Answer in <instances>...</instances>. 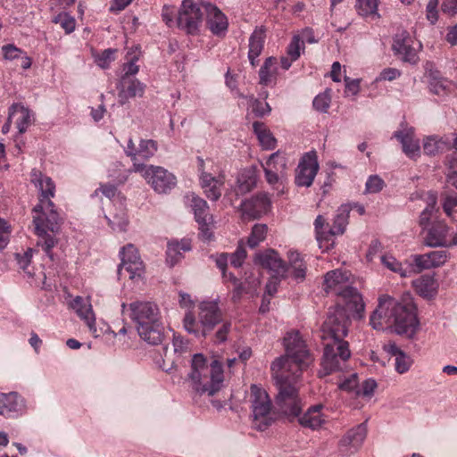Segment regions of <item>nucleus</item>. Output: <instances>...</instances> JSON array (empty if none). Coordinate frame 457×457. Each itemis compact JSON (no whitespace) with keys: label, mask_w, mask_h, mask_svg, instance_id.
Returning a JSON list of instances; mask_svg holds the SVG:
<instances>
[{"label":"nucleus","mask_w":457,"mask_h":457,"mask_svg":"<svg viewBox=\"0 0 457 457\" xmlns=\"http://www.w3.org/2000/svg\"><path fill=\"white\" fill-rule=\"evenodd\" d=\"M303 48V40L299 36H294L287 46V54L292 61H296L301 55V50Z\"/></svg>","instance_id":"nucleus-49"},{"label":"nucleus","mask_w":457,"mask_h":457,"mask_svg":"<svg viewBox=\"0 0 457 457\" xmlns=\"http://www.w3.org/2000/svg\"><path fill=\"white\" fill-rule=\"evenodd\" d=\"M270 206L266 194H258L241 204L242 214L249 219H257L266 213Z\"/></svg>","instance_id":"nucleus-22"},{"label":"nucleus","mask_w":457,"mask_h":457,"mask_svg":"<svg viewBox=\"0 0 457 457\" xmlns=\"http://www.w3.org/2000/svg\"><path fill=\"white\" fill-rule=\"evenodd\" d=\"M449 227L444 222L433 224L428 230L424 237V243L430 247H450L451 240L448 238Z\"/></svg>","instance_id":"nucleus-23"},{"label":"nucleus","mask_w":457,"mask_h":457,"mask_svg":"<svg viewBox=\"0 0 457 457\" xmlns=\"http://www.w3.org/2000/svg\"><path fill=\"white\" fill-rule=\"evenodd\" d=\"M356 9L360 15H376L378 10V0H357Z\"/></svg>","instance_id":"nucleus-45"},{"label":"nucleus","mask_w":457,"mask_h":457,"mask_svg":"<svg viewBox=\"0 0 457 457\" xmlns=\"http://www.w3.org/2000/svg\"><path fill=\"white\" fill-rule=\"evenodd\" d=\"M395 370L403 374L407 372L411 365V360L409 356H407L404 353H400L397 357H395Z\"/></svg>","instance_id":"nucleus-58"},{"label":"nucleus","mask_w":457,"mask_h":457,"mask_svg":"<svg viewBox=\"0 0 457 457\" xmlns=\"http://www.w3.org/2000/svg\"><path fill=\"white\" fill-rule=\"evenodd\" d=\"M382 263L390 270L399 273L402 277H407L408 270L403 269L401 262L391 255L381 256Z\"/></svg>","instance_id":"nucleus-47"},{"label":"nucleus","mask_w":457,"mask_h":457,"mask_svg":"<svg viewBox=\"0 0 457 457\" xmlns=\"http://www.w3.org/2000/svg\"><path fill=\"white\" fill-rule=\"evenodd\" d=\"M370 324L376 330L391 328L398 335L411 337L418 329L419 320L411 301L402 303L389 295H382L370 317Z\"/></svg>","instance_id":"nucleus-3"},{"label":"nucleus","mask_w":457,"mask_h":457,"mask_svg":"<svg viewBox=\"0 0 457 457\" xmlns=\"http://www.w3.org/2000/svg\"><path fill=\"white\" fill-rule=\"evenodd\" d=\"M202 7L206 15V24L211 32L218 37L226 34L228 28V21L222 11L214 4L202 2Z\"/></svg>","instance_id":"nucleus-17"},{"label":"nucleus","mask_w":457,"mask_h":457,"mask_svg":"<svg viewBox=\"0 0 457 457\" xmlns=\"http://www.w3.org/2000/svg\"><path fill=\"white\" fill-rule=\"evenodd\" d=\"M268 227L265 224H255L247 239V245L250 248H255L262 243L267 236Z\"/></svg>","instance_id":"nucleus-42"},{"label":"nucleus","mask_w":457,"mask_h":457,"mask_svg":"<svg viewBox=\"0 0 457 457\" xmlns=\"http://www.w3.org/2000/svg\"><path fill=\"white\" fill-rule=\"evenodd\" d=\"M167 262L170 266H174L182 258V252L174 246L171 243L168 244L167 247Z\"/></svg>","instance_id":"nucleus-60"},{"label":"nucleus","mask_w":457,"mask_h":457,"mask_svg":"<svg viewBox=\"0 0 457 457\" xmlns=\"http://www.w3.org/2000/svg\"><path fill=\"white\" fill-rule=\"evenodd\" d=\"M385 186L384 180L378 175L370 176L366 182V192L376 194L380 192Z\"/></svg>","instance_id":"nucleus-52"},{"label":"nucleus","mask_w":457,"mask_h":457,"mask_svg":"<svg viewBox=\"0 0 457 457\" xmlns=\"http://www.w3.org/2000/svg\"><path fill=\"white\" fill-rule=\"evenodd\" d=\"M105 218L113 230H126V228L129 224V220L124 208H120L118 212L111 214L110 216L105 215Z\"/></svg>","instance_id":"nucleus-41"},{"label":"nucleus","mask_w":457,"mask_h":457,"mask_svg":"<svg viewBox=\"0 0 457 457\" xmlns=\"http://www.w3.org/2000/svg\"><path fill=\"white\" fill-rule=\"evenodd\" d=\"M261 284L259 277L253 274L246 276L244 282H240L233 291L232 299L236 302L238 301L241 295L245 294H253L258 289Z\"/></svg>","instance_id":"nucleus-37"},{"label":"nucleus","mask_w":457,"mask_h":457,"mask_svg":"<svg viewBox=\"0 0 457 457\" xmlns=\"http://www.w3.org/2000/svg\"><path fill=\"white\" fill-rule=\"evenodd\" d=\"M347 279L345 272L340 270H330L325 275V290L328 293L334 292L348 310L355 312L359 317H363L365 304L361 295L356 288L344 285Z\"/></svg>","instance_id":"nucleus-7"},{"label":"nucleus","mask_w":457,"mask_h":457,"mask_svg":"<svg viewBox=\"0 0 457 457\" xmlns=\"http://www.w3.org/2000/svg\"><path fill=\"white\" fill-rule=\"evenodd\" d=\"M394 137L402 144L403 152L408 157L414 159L420 155V141L415 138L413 128H402L394 133Z\"/></svg>","instance_id":"nucleus-25"},{"label":"nucleus","mask_w":457,"mask_h":457,"mask_svg":"<svg viewBox=\"0 0 457 457\" xmlns=\"http://www.w3.org/2000/svg\"><path fill=\"white\" fill-rule=\"evenodd\" d=\"M367 436V425L365 422L357 425L341 438L338 443V450L344 456L355 453L362 445Z\"/></svg>","instance_id":"nucleus-16"},{"label":"nucleus","mask_w":457,"mask_h":457,"mask_svg":"<svg viewBox=\"0 0 457 457\" xmlns=\"http://www.w3.org/2000/svg\"><path fill=\"white\" fill-rule=\"evenodd\" d=\"M415 291L424 298H431L436 293V282L432 276L424 275L412 281Z\"/></svg>","instance_id":"nucleus-35"},{"label":"nucleus","mask_w":457,"mask_h":457,"mask_svg":"<svg viewBox=\"0 0 457 457\" xmlns=\"http://www.w3.org/2000/svg\"><path fill=\"white\" fill-rule=\"evenodd\" d=\"M315 232H316V239L319 242V245L320 248L328 251L332 248L335 245V240H331V232L330 227L328 223H326V220L323 216L319 215L315 221Z\"/></svg>","instance_id":"nucleus-30"},{"label":"nucleus","mask_w":457,"mask_h":457,"mask_svg":"<svg viewBox=\"0 0 457 457\" xmlns=\"http://www.w3.org/2000/svg\"><path fill=\"white\" fill-rule=\"evenodd\" d=\"M349 313L353 317L361 319L353 311L347 309L343 303H337L333 308H329L328 316L321 327L322 339L334 341H345L348 333Z\"/></svg>","instance_id":"nucleus-9"},{"label":"nucleus","mask_w":457,"mask_h":457,"mask_svg":"<svg viewBox=\"0 0 457 457\" xmlns=\"http://www.w3.org/2000/svg\"><path fill=\"white\" fill-rule=\"evenodd\" d=\"M437 6L438 0H429L427 4V19L430 21L431 24L436 23L438 19Z\"/></svg>","instance_id":"nucleus-62"},{"label":"nucleus","mask_w":457,"mask_h":457,"mask_svg":"<svg viewBox=\"0 0 457 457\" xmlns=\"http://www.w3.org/2000/svg\"><path fill=\"white\" fill-rule=\"evenodd\" d=\"M132 170L140 173L153 189L159 194L168 193L177 183L176 177L161 166H146L143 163L135 162Z\"/></svg>","instance_id":"nucleus-11"},{"label":"nucleus","mask_w":457,"mask_h":457,"mask_svg":"<svg viewBox=\"0 0 457 457\" xmlns=\"http://www.w3.org/2000/svg\"><path fill=\"white\" fill-rule=\"evenodd\" d=\"M71 306L76 312L78 316L86 322L91 334L95 337H99L96 327L95 314L89 300L84 299L81 296H76L71 302Z\"/></svg>","instance_id":"nucleus-24"},{"label":"nucleus","mask_w":457,"mask_h":457,"mask_svg":"<svg viewBox=\"0 0 457 457\" xmlns=\"http://www.w3.org/2000/svg\"><path fill=\"white\" fill-rule=\"evenodd\" d=\"M266 181L278 192H284L286 180L287 158L279 152L270 154L265 164L262 165Z\"/></svg>","instance_id":"nucleus-13"},{"label":"nucleus","mask_w":457,"mask_h":457,"mask_svg":"<svg viewBox=\"0 0 457 457\" xmlns=\"http://www.w3.org/2000/svg\"><path fill=\"white\" fill-rule=\"evenodd\" d=\"M252 412L253 426L264 431L275 421V414L272 412L271 400L264 388L255 384L251 385L248 396Z\"/></svg>","instance_id":"nucleus-8"},{"label":"nucleus","mask_w":457,"mask_h":457,"mask_svg":"<svg viewBox=\"0 0 457 457\" xmlns=\"http://www.w3.org/2000/svg\"><path fill=\"white\" fill-rule=\"evenodd\" d=\"M331 103L330 89H326L323 93L319 94L312 102L316 111L327 112Z\"/></svg>","instance_id":"nucleus-46"},{"label":"nucleus","mask_w":457,"mask_h":457,"mask_svg":"<svg viewBox=\"0 0 457 457\" xmlns=\"http://www.w3.org/2000/svg\"><path fill=\"white\" fill-rule=\"evenodd\" d=\"M299 400H300V410L297 412V414L286 413L279 407H278V409L280 410V411L283 414L287 416L290 420H291V418H298L299 424L303 428H311L312 430L320 428L322 426V424H324L326 421L324 415L321 413L323 405L316 404V405L311 406L310 408H308V410L303 415H300L303 404H302V400L300 397H299Z\"/></svg>","instance_id":"nucleus-18"},{"label":"nucleus","mask_w":457,"mask_h":457,"mask_svg":"<svg viewBox=\"0 0 457 457\" xmlns=\"http://www.w3.org/2000/svg\"><path fill=\"white\" fill-rule=\"evenodd\" d=\"M2 53L5 60L13 61L20 58L24 54V51L13 44H8L2 46Z\"/></svg>","instance_id":"nucleus-54"},{"label":"nucleus","mask_w":457,"mask_h":457,"mask_svg":"<svg viewBox=\"0 0 457 457\" xmlns=\"http://www.w3.org/2000/svg\"><path fill=\"white\" fill-rule=\"evenodd\" d=\"M200 183L206 197L215 202L221 196L225 178L224 175L213 177L212 174L203 171L200 175Z\"/></svg>","instance_id":"nucleus-26"},{"label":"nucleus","mask_w":457,"mask_h":457,"mask_svg":"<svg viewBox=\"0 0 457 457\" xmlns=\"http://www.w3.org/2000/svg\"><path fill=\"white\" fill-rule=\"evenodd\" d=\"M31 182L40 192L39 203L33 208V224L37 237V245L41 246L46 255L54 260L52 249L57 244L62 219L51 197L54 196L55 185L51 178L45 176L38 170H31Z\"/></svg>","instance_id":"nucleus-2"},{"label":"nucleus","mask_w":457,"mask_h":457,"mask_svg":"<svg viewBox=\"0 0 457 457\" xmlns=\"http://www.w3.org/2000/svg\"><path fill=\"white\" fill-rule=\"evenodd\" d=\"M357 386H358V378H357L356 373L351 374L347 378H345V380L341 381L338 384V387L341 390H345V391H348V392H351V391L356 389Z\"/></svg>","instance_id":"nucleus-61"},{"label":"nucleus","mask_w":457,"mask_h":457,"mask_svg":"<svg viewBox=\"0 0 457 457\" xmlns=\"http://www.w3.org/2000/svg\"><path fill=\"white\" fill-rule=\"evenodd\" d=\"M116 50L114 49H105L99 56L96 57V64L102 68L106 69L110 66V63L114 61Z\"/></svg>","instance_id":"nucleus-53"},{"label":"nucleus","mask_w":457,"mask_h":457,"mask_svg":"<svg viewBox=\"0 0 457 457\" xmlns=\"http://www.w3.org/2000/svg\"><path fill=\"white\" fill-rule=\"evenodd\" d=\"M451 83L445 79L434 78L429 82V88L435 95L444 96H446L451 90Z\"/></svg>","instance_id":"nucleus-44"},{"label":"nucleus","mask_w":457,"mask_h":457,"mask_svg":"<svg viewBox=\"0 0 457 457\" xmlns=\"http://www.w3.org/2000/svg\"><path fill=\"white\" fill-rule=\"evenodd\" d=\"M284 346L285 355L277 358L270 366L278 387L276 403L286 413L297 414L300 410L298 379L312 360L298 331L287 333Z\"/></svg>","instance_id":"nucleus-1"},{"label":"nucleus","mask_w":457,"mask_h":457,"mask_svg":"<svg viewBox=\"0 0 457 457\" xmlns=\"http://www.w3.org/2000/svg\"><path fill=\"white\" fill-rule=\"evenodd\" d=\"M256 175L253 170H245L239 173L234 191L237 195L250 192L256 186Z\"/></svg>","instance_id":"nucleus-34"},{"label":"nucleus","mask_w":457,"mask_h":457,"mask_svg":"<svg viewBox=\"0 0 457 457\" xmlns=\"http://www.w3.org/2000/svg\"><path fill=\"white\" fill-rule=\"evenodd\" d=\"M11 228L7 222L0 218V251L4 249L9 243Z\"/></svg>","instance_id":"nucleus-59"},{"label":"nucleus","mask_w":457,"mask_h":457,"mask_svg":"<svg viewBox=\"0 0 457 457\" xmlns=\"http://www.w3.org/2000/svg\"><path fill=\"white\" fill-rule=\"evenodd\" d=\"M204 9L193 0H183L177 14V27L188 35H197L203 22Z\"/></svg>","instance_id":"nucleus-12"},{"label":"nucleus","mask_w":457,"mask_h":457,"mask_svg":"<svg viewBox=\"0 0 457 457\" xmlns=\"http://www.w3.org/2000/svg\"><path fill=\"white\" fill-rule=\"evenodd\" d=\"M317 153L310 151L303 155L295 170V183L298 187H310L319 171Z\"/></svg>","instance_id":"nucleus-15"},{"label":"nucleus","mask_w":457,"mask_h":457,"mask_svg":"<svg viewBox=\"0 0 457 457\" xmlns=\"http://www.w3.org/2000/svg\"><path fill=\"white\" fill-rule=\"evenodd\" d=\"M401 76V71L395 68H386L380 73L379 76L376 79L377 81L381 80H388L392 81Z\"/></svg>","instance_id":"nucleus-63"},{"label":"nucleus","mask_w":457,"mask_h":457,"mask_svg":"<svg viewBox=\"0 0 457 457\" xmlns=\"http://www.w3.org/2000/svg\"><path fill=\"white\" fill-rule=\"evenodd\" d=\"M10 118H12L16 114L19 117L16 120V126L21 134L26 132L29 126L31 124L32 113L31 112L21 104H13L9 108Z\"/></svg>","instance_id":"nucleus-33"},{"label":"nucleus","mask_w":457,"mask_h":457,"mask_svg":"<svg viewBox=\"0 0 457 457\" xmlns=\"http://www.w3.org/2000/svg\"><path fill=\"white\" fill-rule=\"evenodd\" d=\"M177 14L174 7L164 5L162 11V21L169 28L177 26Z\"/></svg>","instance_id":"nucleus-55"},{"label":"nucleus","mask_w":457,"mask_h":457,"mask_svg":"<svg viewBox=\"0 0 457 457\" xmlns=\"http://www.w3.org/2000/svg\"><path fill=\"white\" fill-rule=\"evenodd\" d=\"M31 258L32 249H28L22 255L19 253L16 254V259L20 269L23 270L29 276H33V273L29 269Z\"/></svg>","instance_id":"nucleus-57"},{"label":"nucleus","mask_w":457,"mask_h":457,"mask_svg":"<svg viewBox=\"0 0 457 457\" xmlns=\"http://www.w3.org/2000/svg\"><path fill=\"white\" fill-rule=\"evenodd\" d=\"M145 87V84L134 77L121 76L117 84L120 104H125L130 98L142 96Z\"/></svg>","instance_id":"nucleus-21"},{"label":"nucleus","mask_w":457,"mask_h":457,"mask_svg":"<svg viewBox=\"0 0 457 457\" xmlns=\"http://www.w3.org/2000/svg\"><path fill=\"white\" fill-rule=\"evenodd\" d=\"M183 325L185 329L196 337H206L218 327L213 335L215 343H224L231 330V321L223 318V312L216 300L204 301L199 304L197 320L192 312L186 313Z\"/></svg>","instance_id":"nucleus-4"},{"label":"nucleus","mask_w":457,"mask_h":457,"mask_svg":"<svg viewBox=\"0 0 457 457\" xmlns=\"http://www.w3.org/2000/svg\"><path fill=\"white\" fill-rule=\"evenodd\" d=\"M199 225V237L204 241H211L213 238V217H208L206 220L196 221Z\"/></svg>","instance_id":"nucleus-48"},{"label":"nucleus","mask_w":457,"mask_h":457,"mask_svg":"<svg viewBox=\"0 0 457 457\" xmlns=\"http://www.w3.org/2000/svg\"><path fill=\"white\" fill-rule=\"evenodd\" d=\"M412 39L409 33L403 30L397 33L394 38L393 51L402 61L415 64L418 60L416 49L411 45Z\"/></svg>","instance_id":"nucleus-19"},{"label":"nucleus","mask_w":457,"mask_h":457,"mask_svg":"<svg viewBox=\"0 0 457 457\" xmlns=\"http://www.w3.org/2000/svg\"><path fill=\"white\" fill-rule=\"evenodd\" d=\"M457 207V195H448L445 196L443 203V209L445 212L451 216L453 210Z\"/></svg>","instance_id":"nucleus-64"},{"label":"nucleus","mask_w":457,"mask_h":457,"mask_svg":"<svg viewBox=\"0 0 457 457\" xmlns=\"http://www.w3.org/2000/svg\"><path fill=\"white\" fill-rule=\"evenodd\" d=\"M447 259L448 252L446 250L432 251L413 256L414 264L419 270L439 267L445 264Z\"/></svg>","instance_id":"nucleus-27"},{"label":"nucleus","mask_w":457,"mask_h":457,"mask_svg":"<svg viewBox=\"0 0 457 457\" xmlns=\"http://www.w3.org/2000/svg\"><path fill=\"white\" fill-rule=\"evenodd\" d=\"M192 389L198 395L212 396L223 386V369L221 363L213 360L208 363L201 353L194 354L191 361V371L187 375Z\"/></svg>","instance_id":"nucleus-6"},{"label":"nucleus","mask_w":457,"mask_h":457,"mask_svg":"<svg viewBox=\"0 0 457 457\" xmlns=\"http://www.w3.org/2000/svg\"><path fill=\"white\" fill-rule=\"evenodd\" d=\"M129 317L135 323L139 337L151 345H161L165 328L159 307L152 302L135 301L129 305Z\"/></svg>","instance_id":"nucleus-5"},{"label":"nucleus","mask_w":457,"mask_h":457,"mask_svg":"<svg viewBox=\"0 0 457 457\" xmlns=\"http://www.w3.org/2000/svg\"><path fill=\"white\" fill-rule=\"evenodd\" d=\"M210 258L215 262L217 268L221 271L222 278H227V267L228 262V253H220L212 254Z\"/></svg>","instance_id":"nucleus-51"},{"label":"nucleus","mask_w":457,"mask_h":457,"mask_svg":"<svg viewBox=\"0 0 457 457\" xmlns=\"http://www.w3.org/2000/svg\"><path fill=\"white\" fill-rule=\"evenodd\" d=\"M253 128L260 144L264 149L270 150L276 146V139L262 122H253Z\"/></svg>","instance_id":"nucleus-38"},{"label":"nucleus","mask_w":457,"mask_h":457,"mask_svg":"<svg viewBox=\"0 0 457 457\" xmlns=\"http://www.w3.org/2000/svg\"><path fill=\"white\" fill-rule=\"evenodd\" d=\"M139 59V51L138 48L136 47L135 49H131L127 53L126 60L127 62L122 66V76H129L133 77L136 75L138 71L139 67L136 64V62Z\"/></svg>","instance_id":"nucleus-40"},{"label":"nucleus","mask_w":457,"mask_h":457,"mask_svg":"<svg viewBox=\"0 0 457 457\" xmlns=\"http://www.w3.org/2000/svg\"><path fill=\"white\" fill-rule=\"evenodd\" d=\"M423 149L426 154L436 155L451 149V141L447 137L430 136L424 140Z\"/></svg>","instance_id":"nucleus-32"},{"label":"nucleus","mask_w":457,"mask_h":457,"mask_svg":"<svg viewBox=\"0 0 457 457\" xmlns=\"http://www.w3.org/2000/svg\"><path fill=\"white\" fill-rule=\"evenodd\" d=\"M24 408L23 398L16 392L0 393V414L13 417Z\"/></svg>","instance_id":"nucleus-28"},{"label":"nucleus","mask_w":457,"mask_h":457,"mask_svg":"<svg viewBox=\"0 0 457 457\" xmlns=\"http://www.w3.org/2000/svg\"><path fill=\"white\" fill-rule=\"evenodd\" d=\"M351 351L347 341L327 342L321 361L320 377H325L332 372L344 371L348 367Z\"/></svg>","instance_id":"nucleus-10"},{"label":"nucleus","mask_w":457,"mask_h":457,"mask_svg":"<svg viewBox=\"0 0 457 457\" xmlns=\"http://www.w3.org/2000/svg\"><path fill=\"white\" fill-rule=\"evenodd\" d=\"M275 63L276 58L274 57H269L265 60L259 71L260 84L267 86L271 82L275 73V70L272 69Z\"/></svg>","instance_id":"nucleus-43"},{"label":"nucleus","mask_w":457,"mask_h":457,"mask_svg":"<svg viewBox=\"0 0 457 457\" xmlns=\"http://www.w3.org/2000/svg\"><path fill=\"white\" fill-rule=\"evenodd\" d=\"M54 22L59 23L66 33H71L75 29V19L66 12L58 14Z\"/></svg>","instance_id":"nucleus-50"},{"label":"nucleus","mask_w":457,"mask_h":457,"mask_svg":"<svg viewBox=\"0 0 457 457\" xmlns=\"http://www.w3.org/2000/svg\"><path fill=\"white\" fill-rule=\"evenodd\" d=\"M158 150V144L153 139H140L137 149V162L147 161L152 158Z\"/></svg>","instance_id":"nucleus-39"},{"label":"nucleus","mask_w":457,"mask_h":457,"mask_svg":"<svg viewBox=\"0 0 457 457\" xmlns=\"http://www.w3.org/2000/svg\"><path fill=\"white\" fill-rule=\"evenodd\" d=\"M254 262L262 268L269 270L277 277H285L287 267L278 253L273 249L258 252L254 257Z\"/></svg>","instance_id":"nucleus-20"},{"label":"nucleus","mask_w":457,"mask_h":457,"mask_svg":"<svg viewBox=\"0 0 457 457\" xmlns=\"http://www.w3.org/2000/svg\"><path fill=\"white\" fill-rule=\"evenodd\" d=\"M186 199L194 212L195 221L204 220L208 217H212L209 212V205L204 199L201 198L195 193H188L186 195Z\"/></svg>","instance_id":"nucleus-31"},{"label":"nucleus","mask_w":457,"mask_h":457,"mask_svg":"<svg viewBox=\"0 0 457 457\" xmlns=\"http://www.w3.org/2000/svg\"><path fill=\"white\" fill-rule=\"evenodd\" d=\"M351 207L348 204L341 205L337 211L333 220V225L329 228L331 232V240H334V237L337 235H342L348 224L349 213Z\"/></svg>","instance_id":"nucleus-36"},{"label":"nucleus","mask_w":457,"mask_h":457,"mask_svg":"<svg viewBox=\"0 0 457 457\" xmlns=\"http://www.w3.org/2000/svg\"><path fill=\"white\" fill-rule=\"evenodd\" d=\"M265 30L262 28L255 29L249 38L248 59L253 67L258 63L257 58L264 46Z\"/></svg>","instance_id":"nucleus-29"},{"label":"nucleus","mask_w":457,"mask_h":457,"mask_svg":"<svg viewBox=\"0 0 457 457\" xmlns=\"http://www.w3.org/2000/svg\"><path fill=\"white\" fill-rule=\"evenodd\" d=\"M120 255L121 263L118 267L119 278L126 273L130 279L141 278L144 273V264L137 249L132 244H129L121 248Z\"/></svg>","instance_id":"nucleus-14"},{"label":"nucleus","mask_w":457,"mask_h":457,"mask_svg":"<svg viewBox=\"0 0 457 457\" xmlns=\"http://www.w3.org/2000/svg\"><path fill=\"white\" fill-rule=\"evenodd\" d=\"M230 264L235 268H239L242 266L243 262L246 258V251L245 247L239 245L237 250L228 255Z\"/></svg>","instance_id":"nucleus-56"}]
</instances>
